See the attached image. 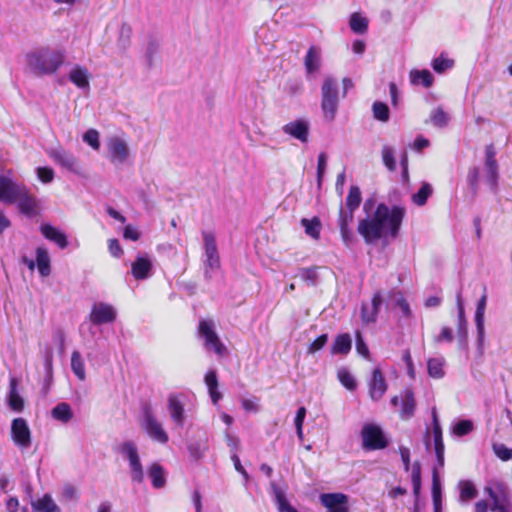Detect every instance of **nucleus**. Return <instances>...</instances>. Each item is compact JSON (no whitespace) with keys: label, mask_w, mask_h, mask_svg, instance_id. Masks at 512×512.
<instances>
[{"label":"nucleus","mask_w":512,"mask_h":512,"mask_svg":"<svg viewBox=\"0 0 512 512\" xmlns=\"http://www.w3.org/2000/svg\"><path fill=\"white\" fill-rule=\"evenodd\" d=\"M406 209L400 205L389 207L381 202L372 215L358 222L357 232L366 244H374L380 239H396L400 234Z\"/></svg>","instance_id":"obj_1"},{"label":"nucleus","mask_w":512,"mask_h":512,"mask_svg":"<svg viewBox=\"0 0 512 512\" xmlns=\"http://www.w3.org/2000/svg\"><path fill=\"white\" fill-rule=\"evenodd\" d=\"M65 53L62 50L50 51L44 47L27 55V62L37 75L54 74L62 66Z\"/></svg>","instance_id":"obj_2"},{"label":"nucleus","mask_w":512,"mask_h":512,"mask_svg":"<svg viewBox=\"0 0 512 512\" xmlns=\"http://www.w3.org/2000/svg\"><path fill=\"white\" fill-rule=\"evenodd\" d=\"M339 105V92L337 80L331 76L323 79L321 86V109L327 121H333L336 117Z\"/></svg>","instance_id":"obj_3"},{"label":"nucleus","mask_w":512,"mask_h":512,"mask_svg":"<svg viewBox=\"0 0 512 512\" xmlns=\"http://www.w3.org/2000/svg\"><path fill=\"white\" fill-rule=\"evenodd\" d=\"M484 493L491 500L490 511L512 512L510 491L503 482L496 481L485 486Z\"/></svg>","instance_id":"obj_4"},{"label":"nucleus","mask_w":512,"mask_h":512,"mask_svg":"<svg viewBox=\"0 0 512 512\" xmlns=\"http://www.w3.org/2000/svg\"><path fill=\"white\" fill-rule=\"evenodd\" d=\"M360 437L364 451L383 450L389 445L382 428L374 423H365L361 428Z\"/></svg>","instance_id":"obj_5"},{"label":"nucleus","mask_w":512,"mask_h":512,"mask_svg":"<svg viewBox=\"0 0 512 512\" xmlns=\"http://www.w3.org/2000/svg\"><path fill=\"white\" fill-rule=\"evenodd\" d=\"M140 425L152 440L161 444H166L169 441L167 432L164 430L162 424L156 419L152 407L148 404H145L142 407Z\"/></svg>","instance_id":"obj_6"},{"label":"nucleus","mask_w":512,"mask_h":512,"mask_svg":"<svg viewBox=\"0 0 512 512\" xmlns=\"http://www.w3.org/2000/svg\"><path fill=\"white\" fill-rule=\"evenodd\" d=\"M120 452L125 455L129 461L132 481L142 483L144 480V471L135 443L132 441L123 442L120 445Z\"/></svg>","instance_id":"obj_7"},{"label":"nucleus","mask_w":512,"mask_h":512,"mask_svg":"<svg viewBox=\"0 0 512 512\" xmlns=\"http://www.w3.org/2000/svg\"><path fill=\"white\" fill-rule=\"evenodd\" d=\"M16 203L19 213L25 217L33 219L41 216V201L28 188H26Z\"/></svg>","instance_id":"obj_8"},{"label":"nucleus","mask_w":512,"mask_h":512,"mask_svg":"<svg viewBox=\"0 0 512 512\" xmlns=\"http://www.w3.org/2000/svg\"><path fill=\"white\" fill-rule=\"evenodd\" d=\"M198 333L204 339L207 350L223 352L225 347L215 331V325L212 320H201L198 325Z\"/></svg>","instance_id":"obj_9"},{"label":"nucleus","mask_w":512,"mask_h":512,"mask_svg":"<svg viewBox=\"0 0 512 512\" xmlns=\"http://www.w3.org/2000/svg\"><path fill=\"white\" fill-rule=\"evenodd\" d=\"M20 262L27 266L30 271L35 269L37 266L38 272L42 277H47L51 273V261L48 251L44 247H37L36 249V261H33L26 255H22Z\"/></svg>","instance_id":"obj_10"},{"label":"nucleus","mask_w":512,"mask_h":512,"mask_svg":"<svg viewBox=\"0 0 512 512\" xmlns=\"http://www.w3.org/2000/svg\"><path fill=\"white\" fill-rule=\"evenodd\" d=\"M26 188L24 184H18L8 177L1 176L0 201L7 204L16 203Z\"/></svg>","instance_id":"obj_11"},{"label":"nucleus","mask_w":512,"mask_h":512,"mask_svg":"<svg viewBox=\"0 0 512 512\" xmlns=\"http://www.w3.org/2000/svg\"><path fill=\"white\" fill-rule=\"evenodd\" d=\"M11 438L20 448H28L31 445V431L24 418H15L11 423Z\"/></svg>","instance_id":"obj_12"},{"label":"nucleus","mask_w":512,"mask_h":512,"mask_svg":"<svg viewBox=\"0 0 512 512\" xmlns=\"http://www.w3.org/2000/svg\"><path fill=\"white\" fill-rule=\"evenodd\" d=\"M116 315V310L111 304L99 302L92 306L89 320L94 325L108 324L115 321Z\"/></svg>","instance_id":"obj_13"},{"label":"nucleus","mask_w":512,"mask_h":512,"mask_svg":"<svg viewBox=\"0 0 512 512\" xmlns=\"http://www.w3.org/2000/svg\"><path fill=\"white\" fill-rule=\"evenodd\" d=\"M202 237L204 241V252L206 256V266L210 270L219 269L221 266L220 256L216 244L215 235L210 231H203Z\"/></svg>","instance_id":"obj_14"},{"label":"nucleus","mask_w":512,"mask_h":512,"mask_svg":"<svg viewBox=\"0 0 512 512\" xmlns=\"http://www.w3.org/2000/svg\"><path fill=\"white\" fill-rule=\"evenodd\" d=\"M319 499L327 512H349V499L344 493H323Z\"/></svg>","instance_id":"obj_15"},{"label":"nucleus","mask_w":512,"mask_h":512,"mask_svg":"<svg viewBox=\"0 0 512 512\" xmlns=\"http://www.w3.org/2000/svg\"><path fill=\"white\" fill-rule=\"evenodd\" d=\"M400 403L399 417L402 420H409L415 412L416 402L414 394L410 389H406L403 393L398 396H394L391 399V404L397 407Z\"/></svg>","instance_id":"obj_16"},{"label":"nucleus","mask_w":512,"mask_h":512,"mask_svg":"<svg viewBox=\"0 0 512 512\" xmlns=\"http://www.w3.org/2000/svg\"><path fill=\"white\" fill-rule=\"evenodd\" d=\"M432 424H433V439H434V450L436 454V460L439 467L444 466V452L445 446L443 442V432L438 420L436 409H432Z\"/></svg>","instance_id":"obj_17"},{"label":"nucleus","mask_w":512,"mask_h":512,"mask_svg":"<svg viewBox=\"0 0 512 512\" xmlns=\"http://www.w3.org/2000/svg\"><path fill=\"white\" fill-rule=\"evenodd\" d=\"M485 167L487 170V182L492 189H495L498 180V163L496 160V149L492 143L485 147Z\"/></svg>","instance_id":"obj_18"},{"label":"nucleus","mask_w":512,"mask_h":512,"mask_svg":"<svg viewBox=\"0 0 512 512\" xmlns=\"http://www.w3.org/2000/svg\"><path fill=\"white\" fill-rule=\"evenodd\" d=\"M285 134L306 143L309 137V123L303 119H298L285 124L282 127Z\"/></svg>","instance_id":"obj_19"},{"label":"nucleus","mask_w":512,"mask_h":512,"mask_svg":"<svg viewBox=\"0 0 512 512\" xmlns=\"http://www.w3.org/2000/svg\"><path fill=\"white\" fill-rule=\"evenodd\" d=\"M382 303L383 297L381 292L378 291L373 294L371 306L366 303L362 304L360 317L364 324H370L376 321Z\"/></svg>","instance_id":"obj_20"},{"label":"nucleus","mask_w":512,"mask_h":512,"mask_svg":"<svg viewBox=\"0 0 512 512\" xmlns=\"http://www.w3.org/2000/svg\"><path fill=\"white\" fill-rule=\"evenodd\" d=\"M168 411L172 421L182 427L184 425V405L177 394H170L168 397Z\"/></svg>","instance_id":"obj_21"},{"label":"nucleus","mask_w":512,"mask_h":512,"mask_svg":"<svg viewBox=\"0 0 512 512\" xmlns=\"http://www.w3.org/2000/svg\"><path fill=\"white\" fill-rule=\"evenodd\" d=\"M40 231L47 240L54 242L59 248L65 249L68 246L66 235L54 226L48 223L42 224Z\"/></svg>","instance_id":"obj_22"},{"label":"nucleus","mask_w":512,"mask_h":512,"mask_svg":"<svg viewBox=\"0 0 512 512\" xmlns=\"http://www.w3.org/2000/svg\"><path fill=\"white\" fill-rule=\"evenodd\" d=\"M387 390V384L380 369H374L372 379L369 385V393L373 400L382 398Z\"/></svg>","instance_id":"obj_23"},{"label":"nucleus","mask_w":512,"mask_h":512,"mask_svg":"<svg viewBox=\"0 0 512 512\" xmlns=\"http://www.w3.org/2000/svg\"><path fill=\"white\" fill-rule=\"evenodd\" d=\"M151 270L152 262L148 257L138 256L131 265V273L136 280L148 278Z\"/></svg>","instance_id":"obj_24"},{"label":"nucleus","mask_w":512,"mask_h":512,"mask_svg":"<svg viewBox=\"0 0 512 512\" xmlns=\"http://www.w3.org/2000/svg\"><path fill=\"white\" fill-rule=\"evenodd\" d=\"M18 380L11 377L9 381L8 405L14 412H22L24 409V400L17 391Z\"/></svg>","instance_id":"obj_25"},{"label":"nucleus","mask_w":512,"mask_h":512,"mask_svg":"<svg viewBox=\"0 0 512 512\" xmlns=\"http://www.w3.org/2000/svg\"><path fill=\"white\" fill-rule=\"evenodd\" d=\"M50 156L61 167L72 172L76 171L77 159L71 153L59 149L52 151Z\"/></svg>","instance_id":"obj_26"},{"label":"nucleus","mask_w":512,"mask_h":512,"mask_svg":"<svg viewBox=\"0 0 512 512\" xmlns=\"http://www.w3.org/2000/svg\"><path fill=\"white\" fill-rule=\"evenodd\" d=\"M90 74L87 68L82 66H75L69 73V80L78 88L89 87Z\"/></svg>","instance_id":"obj_27"},{"label":"nucleus","mask_w":512,"mask_h":512,"mask_svg":"<svg viewBox=\"0 0 512 512\" xmlns=\"http://www.w3.org/2000/svg\"><path fill=\"white\" fill-rule=\"evenodd\" d=\"M321 64V54L319 48L312 45L307 51L304 59L305 69L308 74L314 73L319 70Z\"/></svg>","instance_id":"obj_28"},{"label":"nucleus","mask_w":512,"mask_h":512,"mask_svg":"<svg viewBox=\"0 0 512 512\" xmlns=\"http://www.w3.org/2000/svg\"><path fill=\"white\" fill-rule=\"evenodd\" d=\"M409 77L413 85H422L425 88H430L434 83V77L427 69L411 70Z\"/></svg>","instance_id":"obj_29"},{"label":"nucleus","mask_w":512,"mask_h":512,"mask_svg":"<svg viewBox=\"0 0 512 512\" xmlns=\"http://www.w3.org/2000/svg\"><path fill=\"white\" fill-rule=\"evenodd\" d=\"M109 151L113 161L123 162L128 155L126 143L119 138H113L110 141Z\"/></svg>","instance_id":"obj_30"},{"label":"nucleus","mask_w":512,"mask_h":512,"mask_svg":"<svg viewBox=\"0 0 512 512\" xmlns=\"http://www.w3.org/2000/svg\"><path fill=\"white\" fill-rule=\"evenodd\" d=\"M205 384L208 388L210 398L213 404H217L221 399L222 395L218 390V378L215 370H210L204 377Z\"/></svg>","instance_id":"obj_31"},{"label":"nucleus","mask_w":512,"mask_h":512,"mask_svg":"<svg viewBox=\"0 0 512 512\" xmlns=\"http://www.w3.org/2000/svg\"><path fill=\"white\" fill-rule=\"evenodd\" d=\"M31 506L34 512H60V508L50 494H45L42 498L32 501Z\"/></svg>","instance_id":"obj_32"},{"label":"nucleus","mask_w":512,"mask_h":512,"mask_svg":"<svg viewBox=\"0 0 512 512\" xmlns=\"http://www.w3.org/2000/svg\"><path fill=\"white\" fill-rule=\"evenodd\" d=\"M148 475L151 478L152 486L160 489L165 486L166 478L163 467L159 463H153L148 469Z\"/></svg>","instance_id":"obj_33"},{"label":"nucleus","mask_w":512,"mask_h":512,"mask_svg":"<svg viewBox=\"0 0 512 512\" xmlns=\"http://www.w3.org/2000/svg\"><path fill=\"white\" fill-rule=\"evenodd\" d=\"M432 501L434 512L442 511V492H441V483L438 476V472L436 469L433 471L432 477Z\"/></svg>","instance_id":"obj_34"},{"label":"nucleus","mask_w":512,"mask_h":512,"mask_svg":"<svg viewBox=\"0 0 512 512\" xmlns=\"http://www.w3.org/2000/svg\"><path fill=\"white\" fill-rule=\"evenodd\" d=\"M51 415L54 419L59 420L63 423L69 422L73 418V412L71 407L66 402L57 404L51 411Z\"/></svg>","instance_id":"obj_35"},{"label":"nucleus","mask_w":512,"mask_h":512,"mask_svg":"<svg viewBox=\"0 0 512 512\" xmlns=\"http://www.w3.org/2000/svg\"><path fill=\"white\" fill-rule=\"evenodd\" d=\"M301 225L305 229V233L315 240L320 238L321 221L318 217L312 219L302 218Z\"/></svg>","instance_id":"obj_36"},{"label":"nucleus","mask_w":512,"mask_h":512,"mask_svg":"<svg viewBox=\"0 0 512 512\" xmlns=\"http://www.w3.org/2000/svg\"><path fill=\"white\" fill-rule=\"evenodd\" d=\"M433 188L428 182H423L417 193L412 195V202L416 206H424L428 198L432 195Z\"/></svg>","instance_id":"obj_37"},{"label":"nucleus","mask_w":512,"mask_h":512,"mask_svg":"<svg viewBox=\"0 0 512 512\" xmlns=\"http://www.w3.org/2000/svg\"><path fill=\"white\" fill-rule=\"evenodd\" d=\"M362 201L361 190L358 186L352 185L346 196V207L349 210H357Z\"/></svg>","instance_id":"obj_38"},{"label":"nucleus","mask_w":512,"mask_h":512,"mask_svg":"<svg viewBox=\"0 0 512 512\" xmlns=\"http://www.w3.org/2000/svg\"><path fill=\"white\" fill-rule=\"evenodd\" d=\"M351 346V336L348 333L339 334L333 342L331 352H349Z\"/></svg>","instance_id":"obj_39"},{"label":"nucleus","mask_w":512,"mask_h":512,"mask_svg":"<svg viewBox=\"0 0 512 512\" xmlns=\"http://www.w3.org/2000/svg\"><path fill=\"white\" fill-rule=\"evenodd\" d=\"M349 25L351 30L357 34H364L368 30V20L359 13H353Z\"/></svg>","instance_id":"obj_40"},{"label":"nucleus","mask_w":512,"mask_h":512,"mask_svg":"<svg viewBox=\"0 0 512 512\" xmlns=\"http://www.w3.org/2000/svg\"><path fill=\"white\" fill-rule=\"evenodd\" d=\"M477 494L478 491L471 481L465 480L460 482V501L467 502L469 500H472L477 496Z\"/></svg>","instance_id":"obj_41"},{"label":"nucleus","mask_w":512,"mask_h":512,"mask_svg":"<svg viewBox=\"0 0 512 512\" xmlns=\"http://www.w3.org/2000/svg\"><path fill=\"white\" fill-rule=\"evenodd\" d=\"M428 373L433 378L444 376V360L440 357L430 358L427 362Z\"/></svg>","instance_id":"obj_42"},{"label":"nucleus","mask_w":512,"mask_h":512,"mask_svg":"<svg viewBox=\"0 0 512 512\" xmlns=\"http://www.w3.org/2000/svg\"><path fill=\"white\" fill-rule=\"evenodd\" d=\"M485 306H486V295H483L478 302L477 309H476V315H475L480 344L482 343L483 336H484L483 314H484Z\"/></svg>","instance_id":"obj_43"},{"label":"nucleus","mask_w":512,"mask_h":512,"mask_svg":"<svg viewBox=\"0 0 512 512\" xmlns=\"http://www.w3.org/2000/svg\"><path fill=\"white\" fill-rule=\"evenodd\" d=\"M455 62L453 59L448 58L445 53H441L437 58H435L432 62V68L435 72L441 74L451 69L454 66Z\"/></svg>","instance_id":"obj_44"},{"label":"nucleus","mask_w":512,"mask_h":512,"mask_svg":"<svg viewBox=\"0 0 512 512\" xmlns=\"http://www.w3.org/2000/svg\"><path fill=\"white\" fill-rule=\"evenodd\" d=\"M317 270V266L300 268L296 277L301 278L308 285L314 286L318 280Z\"/></svg>","instance_id":"obj_45"},{"label":"nucleus","mask_w":512,"mask_h":512,"mask_svg":"<svg viewBox=\"0 0 512 512\" xmlns=\"http://www.w3.org/2000/svg\"><path fill=\"white\" fill-rule=\"evenodd\" d=\"M373 116L381 122H387L390 117L389 107L386 103L376 101L372 106Z\"/></svg>","instance_id":"obj_46"},{"label":"nucleus","mask_w":512,"mask_h":512,"mask_svg":"<svg viewBox=\"0 0 512 512\" xmlns=\"http://www.w3.org/2000/svg\"><path fill=\"white\" fill-rule=\"evenodd\" d=\"M480 180V169L477 166L470 167L467 175H466V182L469 186V188L472 191V194L475 195L478 190Z\"/></svg>","instance_id":"obj_47"},{"label":"nucleus","mask_w":512,"mask_h":512,"mask_svg":"<svg viewBox=\"0 0 512 512\" xmlns=\"http://www.w3.org/2000/svg\"><path fill=\"white\" fill-rule=\"evenodd\" d=\"M411 482L413 486V494L418 497L421 490V465L418 461L414 462L411 471Z\"/></svg>","instance_id":"obj_48"},{"label":"nucleus","mask_w":512,"mask_h":512,"mask_svg":"<svg viewBox=\"0 0 512 512\" xmlns=\"http://www.w3.org/2000/svg\"><path fill=\"white\" fill-rule=\"evenodd\" d=\"M430 120L437 127H445L449 122V116L441 107H438L431 112Z\"/></svg>","instance_id":"obj_49"},{"label":"nucleus","mask_w":512,"mask_h":512,"mask_svg":"<svg viewBox=\"0 0 512 512\" xmlns=\"http://www.w3.org/2000/svg\"><path fill=\"white\" fill-rule=\"evenodd\" d=\"M206 449H207L206 441L200 440V441L190 442L188 444L189 454L195 460H199L200 458H202Z\"/></svg>","instance_id":"obj_50"},{"label":"nucleus","mask_w":512,"mask_h":512,"mask_svg":"<svg viewBox=\"0 0 512 512\" xmlns=\"http://www.w3.org/2000/svg\"><path fill=\"white\" fill-rule=\"evenodd\" d=\"M71 367L74 374L78 377L79 380L85 379V368L84 362L81 358V354H72Z\"/></svg>","instance_id":"obj_51"},{"label":"nucleus","mask_w":512,"mask_h":512,"mask_svg":"<svg viewBox=\"0 0 512 512\" xmlns=\"http://www.w3.org/2000/svg\"><path fill=\"white\" fill-rule=\"evenodd\" d=\"M382 160H383L385 167L390 172H394L396 170V161L394 158V152L390 147L384 146L382 148Z\"/></svg>","instance_id":"obj_52"},{"label":"nucleus","mask_w":512,"mask_h":512,"mask_svg":"<svg viewBox=\"0 0 512 512\" xmlns=\"http://www.w3.org/2000/svg\"><path fill=\"white\" fill-rule=\"evenodd\" d=\"M355 211L356 210H349L348 208H347V210H344L342 204H340L339 215H338V226L339 227H349L350 224L354 220V212Z\"/></svg>","instance_id":"obj_53"},{"label":"nucleus","mask_w":512,"mask_h":512,"mask_svg":"<svg viewBox=\"0 0 512 512\" xmlns=\"http://www.w3.org/2000/svg\"><path fill=\"white\" fill-rule=\"evenodd\" d=\"M473 430V423L470 420H460L453 427V434L459 437L468 435Z\"/></svg>","instance_id":"obj_54"},{"label":"nucleus","mask_w":512,"mask_h":512,"mask_svg":"<svg viewBox=\"0 0 512 512\" xmlns=\"http://www.w3.org/2000/svg\"><path fill=\"white\" fill-rule=\"evenodd\" d=\"M338 379L341 382V384L348 390L353 391L356 388L355 379L349 371L345 369L339 370Z\"/></svg>","instance_id":"obj_55"},{"label":"nucleus","mask_w":512,"mask_h":512,"mask_svg":"<svg viewBox=\"0 0 512 512\" xmlns=\"http://www.w3.org/2000/svg\"><path fill=\"white\" fill-rule=\"evenodd\" d=\"M492 449L502 461L512 460V448H508L504 444H493Z\"/></svg>","instance_id":"obj_56"},{"label":"nucleus","mask_w":512,"mask_h":512,"mask_svg":"<svg viewBox=\"0 0 512 512\" xmlns=\"http://www.w3.org/2000/svg\"><path fill=\"white\" fill-rule=\"evenodd\" d=\"M83 140L94 150H98L100 148L99 133L95 129L87 130L83 136Z\"/></svg>","instance_id":"obj_57"},{"label":"nucleus","mask_w":512,"mask_h":512,"mask_svg":"<svg viewBox=\"0 0 512 512\" xmlns=\"http://www.w3.org/2000/svg\"><path fill=\"white\" fill-rule=\"evenodd\" d=\"M306 416V409L305 407L298 408L296 412V416L294 419L297 435L300 439L303 438V422Z\"/></svg>","instance_id":"obj_58"},{"label":"nucleus","mask_w":512,"mask_h":512,"mask_svg":"<svg viewBox=\"0 0 512 512\" xmlns=\"http://www.w3.org/2000/svg\"><path fill=\"white\" fill-rule=\"evenodd\" d=\"M37 175L43 183H49L54 178V171L49 167H39L37 169Z\"/></svg>","instance_id":"obj_59"},{"label":"nucleus","mask_w":512,"mask_h":512,"mask_svg":"<svg viewBox=\"0 0 512 512\" xmlns=\"http://www.w3.org/2000/svg\"><path fill=\"white\" fill-rule=\"evenodd\" d=\"M327 341H328V335L327 334H322V335L318 336L310 344L308 352H318L319 350H321L326 345Z\"/></svg>","instance_id":"obj_60"},{"label":"nucleus","mask_w":512,"mask_h":512,"mask_svg":"<svg viewBox=\"0 0 512 512\" xmlns=\"http://www.w3.org/2000/svg\"><path fill=\"white\" fill-rule=\"evenodd\" d=\"M108 249L110 254L115 258H119L123 254V249L116 238L108 240Z\"/></svg>","instance_id":"obj_61"},{"label":"nucleus","mask_w":512,"mask_h":512,"mask_svg":"<svg viewBox=\"0 0 512 512\" xmlns=\"http://www.w3.org/2000/svg\"><path fill=\"white\" fill-rule=\"evenodd\" d=\"M326 164H327L326 154L321 152L318 156V163H317V178H318L319 183H321L323 175L325 173Z\"/></svg>","instance_id":"obj_62"},{"label":"nucleus","mask_w":512,"mask_h":512,"mask_svg":"<svg viewBox=\"0 0 512 512\" xmlns=\"http://www.w3.org/2000/svg\"><path fill=\"white\" fill-rule=\"evenodd\" d=\"M62 495L66 500H77L78 491L71 484H66L63 488Z\"/></svg>","instance_id":"obj_63"},{"label":"nucleus","mask_w":512,"mask_h":512,"mask_svg":"<svg viewBox=\"0 0 512 512\" xmlns=\"http://www.w3.org/2000/svg\"><path fill=\"white\" fill-rule=\"evenodd\" d=\"M123 237L132 241H137L140 238L139 231L131 225H127L123 231Z\"/></svg>","instance_id":"obj_64"}]
</instances>
